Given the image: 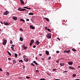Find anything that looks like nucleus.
I'll use <instances>...</instances> for the list:
<instances>
[{
    "instance_id": "nucleus-28",
    "label": "nucleus",
    "mask_w": 80,
    "mask_h": 80,
    "mask_svg": "<svg viewBox=\"0 0 80 80\" xmlns=\"http://www.w3.org/2000/svg\"><path fill=\"white\" fill-rule=\"evenodd\" d=\"M72 50L73 52H76V51H77V50L75 49L74 48L72 49Z\"/></svg>"
},
{
    "instance_id": "nucleus-7",
    "label": "nucleus",
    "mask_w": 80,
    "mask_h": 80,
    "mask_svg": "<svg viewBox=\"0 0 80 80\" xmlns=\"http://www.w3.org/2000/svg\"><path fill=\"white\" fill-rule=\"evenodd\" d=\"M22 47L23 48H24V49H25V50H27V48H28L27 46H25V44H23L22 46Z\"/></svg>"
},
{
    "instance_id": "nucleus-19",
    "label": "nucleus",
    "mask_w": 80,
    "mask_h": 80,
    "mask_svg": "<svg viewBox=\"0 0 80 80\" xmlns=\"http://www.w3.org/2000/svg\"><path fill=\"white\" fill-rule=\"evenodd\" d=\"M46 54H47V55H49V52L47 50L46 51Z\"/></svg>"
},
{
    "instance_id": "nucleus-25",
    "label": "nucleus",
    "mask_w": 80,
    "mask_h": 80,
    "mask_svg": "<svg viewBox=\"0 0 80 80\" xmlns=\"http://www.w3.org/2000/svg\"><path fill=\"white\" fill-rule=\"evenodd\" d=\"M30 42L32 44L33 43H34V40L32 39L30 41Z\"/></svg>"
},
{
    "instance_id": "nucleus-9",
    "label": "nucleus",
    "mask_w": 80,
    "mask_h": 80,
    "mask_svg": "<svg viewBox=\"0 0 80 80\" xmlns=\"http://www.w3.org/2000/svg\"><path fill=\"white\" fill-rule=\"evenodd\" d=\"M32 62H33L34 63V64H35V65H40V64H38V63L37 62H36V61H33Z\"/></svg>"
},
{
    "instance_id": "nucleus-62",
    "label": "nucleus",
    "mask_w": 80,
    "mask_h": 80,
    "mask_svg": "<svg viewBox=\"0 0 80 80\" xmlns=\"http://www.w3.org/2000/svg\"><path fill=\"white\" fill-rule=\"evenodd\" d=\"M12 50H13V51H14L15 49H14V48H12Z\"/></svg>"
},
{
    "instance_id": "nucleus-13",
    "label": "nucleus",
    "mask_w": 80,
    "mask_h": 80,
    "mask_svg": "<svg viewBox=\"0 0 80 80\" xmlns=\"http://www.w3.org/2000/svg\"><path fill=\"white\" fill-rule=\"evenodd\" d=\"M19 1L21 2V5H24V2H23V1L22 0H19Z\"/></svg>"
},
{
    "instance_id": "nucleus-17",
    "label": "nucleus",
    "mask_w": 80,
    "mask_h": 80,
    "mask_svg": "<svg viewBox=\"0 0 80 80\" xmlns=\"http://www.w3.org/2000/svg\"><path fill=\"white\" fill-rule=\"evenodd\" d=\"M12 62H13V65H14V64H15V63H17V62H16V61H15V60H13Z\"/></svg>"
},
{
    "instance_id": "nucleus-63",
    "label": "nucleus",
    "mask_w": 80,
    "mask_h": 80,
    "mask_svg": "<svg viewBox=\"0 0 80 80\" xmlns=\"http://www.w3.org/2000/svg\"><path fill=\"white\" fill-rule=\"evenodd\" d=\"M54 80H60V79H54Z\"/></svg>"
},
{
    "instance_id": "nucleus-23",
    "label": "nucleus",
    "mask_w": 80,
    "mask_h": 80,
    "mask_svg": "<svg viewBox=\"0 0 80 80\" xmlns=\"http://www.w3.org/2000/svg\"><path fill=\"white\" fill-rule=\"evenodd\" d=\"M28 15H33L34 14L33 12H30L28 13Z\"/></svg>"
},
{
    "instance_id": "nucleus-47",
    "label": "nucleus",
    "mask_w": 80,
    "mask_h": 80,
    "mask_svg": "<svg viewBox=\"0 0 80 80\" xmlns=\"http://www.w3.org/2000/svg\"><path fill=\"white\" fill-rule=\"evenodd\" d=\"M15 45H13V44H12V47H13V48H14V47H15Z\"/></svg>"
},
{
    "instance_id": "nucleus-57",
    "label": "nucleus",
    "mask_w": 80,
    "mask_h": 80,
    "mask_svg": "<svg viewBox=\"0 0 80 80\" xmlns=\"http://www.w3.org/2000/svg\"><path fill=\"white\" fill-rule=\"evenodd\" d=\"M56 70V69H54L52 70V71H55Z\"/></svg>"
},
{
    "instance_id": "nucleus-59",
    "label": "nucleus",
    "mask_w": 80,
    "mask_h": 80,
    "mask_svg": "<svg viewBox=\"0 0 80 80\" xmlns=\"http://www.w3.org/2000/svg\"><path fill=\"white\" fill-rule=\"evenodd\" d=\"M57 39L58 40H59L60 41V38H57Z\"/></svg>"
},
{
    "instance_id": "nucleus-50",
    "label": "nucleus",
    "mask_w": 80,
    "mask_h": 80,
    "mask_svg": "<svg viewBox=\"0 0 80 80\" xmlns=\"http://www.w3.org/2000/svg\"><path fill=\"white\" fill-rule=\"evenodd\" d=\"M23 57V58H25V57H26V56L25 55H24Z\"/></svg>"
},
{
    "instance_id": "nucleus-45",
    "label": "nucleus",
    "mask_w": 80,
    "mask_h": 80,
    "mask_svg": "<svg viewBox=\"0 0 80 80\" xmlns=\"http://www.w3.org/2000/svg\"><path fill=\"white\" fill-rule=\"evenodd\" d=\"M36 72L38 73H39V71H38V70H36Z\"/></svg>"
},
{
    "instance_id": "nucleus-55",
    "label": "nucleus",
    "mask_w": 80,
    "mask_h": 80,
    "mask_svg": "<svg viewBox=\"0 0 80 80\" xmlns=\"http://www.w3.org/2000/svg\"><path fill=\"white\" fill-rule=\"evenodd\" d=\"M39 55H40V56H41L42 55V54L39 53Z\"/></svg>"
},
{
    "instance_id": "nucleus-18",
    "label": "nucleus",
    "mask_w": 80,
    "mask_h": 80,
    "mask_svg": "<svg viewBox=\"0 0 80 80\" xmlns=\"http://www.w3.org/2000/svg\"><path fill=\"white\" fill-rule=\"evenodd\" d=\"M44 19H45V20H46L47 21H48V22H49V21H50V20H49V19L47 18H44Z\"/></svg>"
},
{
    "instance_id": "nucleus-14",
    "label": "nucleus",
    "mask_w": 80,
    "mask_h": 80,
    "mask_svg": "<svg viewBox=\"0 0 80 80\" xmlns=\"http://www.w3.org/2000/svg\"><path fill=\"white\" fill-rule=\"evenodd\" d=\"M40 43V42H38V41L37 40L35 42V44H36V45H38Z\"/></svg>"
},
{
    "instance_id": "nucleus-30",
    "label": "nucleus",
    "mask_w": 80,
    "mask_h": 80,
    "mask_svg": "<svg viewBox=\"0 0 80 80\" xmlns=\"http://www.w3.org/2000/svg\"><path fill=\"white\" fill-rule=\"evenodd\" d=\"M22 11H25V8L22 9L21 10H20L19 11V12Z\"/></svg>"
},
{
    "instance_id": "nucleus-40",
    "label": "nucleus",
    "mask_w": 80,
    "mask_h": 80,
    "mask_svg": "<svg viewBox=\"0 0 80 80\" xmlns=\"http://www.w3.org/2000/svg\"><path fill=\"white\" fill-rule=\"evenodd\" d=\"M26 78L27 79H29V78H30V77H28V76H26Z\"/></svg>"
},
{
    "instance_id": "nucleus-58",
    "label": "nucleus",
    "mask_w": 80,
    "mask_h": 80,
    "mask_svg": "<svg viewBox=\"0 0 80 80\" xmlns=\"http://www.w3.org/2000/svg\"><path fill=\"white\" fill-rule=\"evenodd\" d=\"M48 29L47 28V27H46L45 28V29L46 30H47Z\"/></svg>"
},
{
    "instance_id": "nucleus-33",
    "label": "nucleus",
    "mask_w": 80,
    "mask_h": 80,
    "mask_svg": "<svg viewBox=\"0 0 80 80\" xmlns=\"http://www.w3.org/2000/svg\"><path fill=\"white\" fill-rule=\"evenodd\" d=\"M47 30L48 31V32H52V31L50 30V29L49 28H48L47 29Z\"/></svg>"
},
{
    "instance_id": "nucleus-52",
    "label": "nucleus",
    "mask_w": 80,
    "mask_h": 80,
    "mask_svg": "<svg viewBox=\"0 0 80 80\" xmlns=\"http://www.w3.org/2000/svg\"><path fill=\"white\" fill-rule=\"evenodd\" d=\"M0 23H1V24H4L3 23V22H2V21L0 22Z\"/></svg>"
},
{
    "instance_id": "nucleus-46",
    "label": "nucleus",
    "mask_w": 80,
    "mask_h": 80,
    "mask_svg": "<svg viewBox=\"0 0 80 80\" xmlns=\"http://www.w3.org/2000/svg\"><path fill=\"white\" fill-rule=\"evenodd\" d=\"M68 72V71H64L63 72V73H67Z\"/></svg>"
},
{
    "instance_id": "nucleus-53",
    "label": "nucleus",
    "mask_w": 80,
    "mask_h": 80,
    "mask_svg": "<svg viewBox=\"0 0 80 80\" xmlns=\"http://www.w3.org/2000/svg\"><path fill=\"white\" fill-rule=\"evenodd\" d=\"M18 55L19 56H20L21 55V53H19Z\"/></svg>"
},
{
    "instance_id": "nucleus-35",
    "label": "nucleus",
    "mask_w": 80,
    "mask_h": 80,
    "mask_svg": "<svg viewBox=\"0 0 80 80\" xmlns=\"http://www.w3.org/2000/svg\"><path fill=\"white\" fill-rule=\"evenodd\" d=\"M76 75H77V74H73L72 75V77H76Z\"/></svg>"
},
{
    "instance_id": "nucleus-5",
    "label": "nucleus",
    "mask_w": 80,
    "mask_h": 80,
    "mask_svg": "<svg viewBox=\"0 0 80 80\" xmlns=\"http://www.w3.org/2000/svg\"><path fill=\"white\" fill-rule=\"evenodd\" d=\"M24 60L26 62H27L28 61V58L27 56H26V58H24Z\"/></svg>"
},
{
    "instance_id": "nucleus-61",
    "label": "nucleus",
    "mask_w": 80,
    "mask_h": 80,
    "mask_svg": "<svg viewBox=\"0 0 80 80\" xmlns=\"http://www.w3.org/2000/svg\"><path fill=\"white\" fill-rule=\"evenodd\" d=\"M35 59L37 60H38V58H37V57H35Z\"/></svg>"
},
{
    "instance_id": "nucleus-27",
    "label": "nucleus",
    "mask_w": 80,
    "mask_h": 80,
    "mask_svg": "<svg viewBox=\"0 0 80 80\" xmlns=\"http://www.w3.org/2000/svg\"><path fill=\"white\" fill-rule=\"evenodd\" d=\"M6 75L7 76H9L10 75V74L8 72H6Z\"/></svg>"
},
{
    "instance_id": "nucleus-49",
    "label": "nucleus",
    "mask_w": 80,
    "mask_h": 80,
    "mask_svg": "<svg viewBox=\"0 0 80 80\" xmlns=\"http://www.w3.org/2000/svg\"><path fill=\"white\" fill-rule=\"evenodd\" d=\"M47 74L48 75V76H51L50 74L49 73H47Z\"/></svg>"
},
{
    "instance_id": "nucleus-42",
    "label": "nucleus",
    "mask_w": 80,
    "mask_h": 80,
    "mask_svg": "<svg viewBox=\"0 0 80 80\" xmlns=\"http://www.w3.org/2000/svg\"><path fill=\"white\" fill-rule=\"evenodd\" d=\"M40 80H46V79H45L44 78H42L40 79Z\"/></svg>"
},
{
    "instance_id": "nucleus-4",
    "label": "nucleus",
    "mask_w": 80,
    "mask_h": 80,
    "mask_svg": "<svg viewBox=\"0 0 80 80\" xmlns=\"http://www.w3.org/2000/svg\"><path fill=\"white\" fill-rule=\"evenodd\" d=\"M3 23L5 25H6V26H8L9 25H10V23H8V22L6 21H4L3 22Z\"/></svg>"
},
{
    "instance_id": "nucleus-15",
    "label": "nucleus",
    "mask_w": 80,
    "mask_h": 80,
    "mask_svg": "<svg viewBox=\"0 0 80 80\" xmlns=\"http://www.w3.org/2000/svg\"><path fill=\"white\" fill-rule=\"evenodd\" d=\"M23 7L24 8H26L27 9H28V10H31V8H28L27 7Z\"/></svg>"
},
{
    "instance_id": "nucleus-64",
    "label": "nucleus",
    "mask_w": 80,
    "mask_h": 80,
    "mask_svg": "<svg viewBox=\"0 0 80 80\" xmlns=\"http://www.w3.org/2000/svg\"><path fill=\"white\" fill-rule=\"evenodd\" d=\"M17 49H15L14 50V52H16L17 51Z\"/></svg>"
},
{
    "instance_id": "nucleus-32",
    "label": "nucleus",
    "mask_w": 80,
    "mask_h": 80,
    "mask_svg": "<svg viewBox=\"0 0 80 80\" xmlns=\"http://www.w3.org/2000/svg\"><path fill=\"white\" fill-rule=\"evenodd\" d=\"M19 30L21 32H23V29H22V28H20L19 29Z\"/></svg>"
},
{
    "instance_id": "nucleus-37",
    "label": "nucleus",
    "mask_w": 80,
    "mask_h": 80,
    "mask_svg": "<svg viewBox=\"0 0 80 80\" xmlns=\"http://www.w3.org/2000/svg\"><path fill=\"white\" fill-rule=\"evenodd\" d=\"M22 8H21V7L18 8V10H22Z\"/></svg>"
},
{
    "instance_id": "nucleus-16",
    "label": "nucleus",
    "mask_w": 80,
    "mask_h": 80,
    "mask_svg": "<svg viewBox=\"0 0 80 80\" xmlns=\"http://www.w3.org/2000/svg\"><path fill=\"white\" fill-rule=\"evenodd\" d=\"M64 53H70V50H68V51H65L64 52Z\"/></svg>"
},
{
    "instance_id": "nucleus-43",
    "label": "nucleus",
    "mask_w": 80,
    "mask_h": 80,
    "mask_svg": "<svg viewBox=\"0 0 80 80\" xmlns=\"http://www.w3.org/2000/svg\"><path fill=\"white\" fill-rule=\"evenodd\" d=\"M29 44H30V46H32V45L33 43H32L31 42H30Z\"/></svg>"
},
{
    "instance_id": "nucleus-8",
    "label": "nucleus",
    "mask_w": 80,
    "mask_h": 80,
    "mask_svg": "<svg viewBox=\"0 0 80 80\" xmlns=\"http://www.w3.org/2000/svg\"><path fill=\"white\" fill-rule=\"evenodd\" d=\"M3 13H3V15H8V13H9V12H8V11H6L5 12H4Z\"/></svg>"
},
{
    "instance_id": "nucleus-6",
    "label": "nucleus",
    "mask_w": 80,
    "mask_h": 80,
    "mask_svg": "<svg viewBox=\"0 0 80 80\" xmlns=\"http://www.w3.org/2000/svg\"><path fill=\"white\" fill-rule=\"evenodd\" d=\"M29 27L30 28H31V29H32V30H34V29H35V27L33 26L32 25H30L29 26Z\"/></svg>"
},
{
    "instance_id": "nucleus-24",
    "label": "nucleus",
    "mask_w": 80,
    "mask_h": 80,
    "mask_svg": "<svg viewBox=\"0 0 80 80\" xmlns=\"http://www.w3.org/2000/svg\"><path fill=\"white\" fill-rule=\"evenodd\" d=\"M20 21H22V22H23L24 23H25V20L23 19H20Z\"/></svg>"
},
{
    "instance_id": "nucleus-12",
    "label": "nucleus",
    "mask_w": 80,
    "mask_h": 80,
    "mask_svg": "<svg viewBox=\"0 0 80 80\" xmlns=\"http://www.w3.org/2000/svg\"><path fill=\"white\" fill-rule=\"evenodd\" d=\"M12 19H13L14 20H17V17L15 16H13L12 17Z\"/></svg>"
},
{
    "instance_id": "nucleus-48",
    "label": "nucleus",
    "mask_w": 80,
    "mask_h": 80,
    "mask_svg": "<svg viewBox=\"0 0 80 80\" xmlns=\"http://www.w3.org/2000/svg\"><path fill=\"white\" fill-rule=\"evenodd\" d=\"M41 60H45V59L43 57L41 58Z\"/></svg>"
},
{
    "instance_id": "nucleus-60",
    "label": "nucleus",
    "mask_w": 80,
    "mask_h": 80,
    "mask_svg": "<svg viewBox=\"0 0 80 80\" xmlns=\"http://www.w3.org/2000/svg\"><path fill=\"white\" fill-rule=\"evenodd\" d=\"M26 21H28H28H29V19H26Z\"/></svg>"
},
{
    "instance_id": "nucleus-54",
    "label": "nucleus",
    "mask_w": 80,
    "mask_h": 80,
    "mask_svg": "<svg viewBox=\"0 0 80 80\" xmlns=\"http://www.w3.org/2000/svg\"><path fill=\"white\" fill-rule=\"evenodd\" d=\"M0 72H2V69L0 68Z\"/></svg>"
},
{
    "instance_id": "nucleus-10",
    "label": "nucleus",
    "mask_w": 80,
    "mask_h": 80,
    "mask_svg": "<svg viewBox=\"0 0 80 80\" xmlns=\"http://www.w3.org/2000/svg\"><path fill=\"white\" fill-rule=\"evenodd\" d=\"M69 68L70 69H71V70H75V68L74 67H73L72 66H69Z\"/></svg>"
},
{
    "instance_id": "nucleus-56",
    "label": "nucleus",
    "mask_w": 80,
    "mask_h": 80,
    "mask_svg": "<svg viewBox=\"0 0 80 80\" xmlns=\"http://www.w3.org/2000/svg\"><path fill=\"white\" fill-rule=\"evenodd\" d=\"M33 48H36V46H35V45L33 46Z\"/></svg>"
},
{
    "instance_id": "nucleus-26",
    "label": "nucleus",
    "mask_w": 80,
    "mask_h": 80,
    "mask_svg": "<svg viewBox=\"0 0 80 80\" xmlns=\"http://www.w3.org/2000/svg\"><path fill=\"white\" fill-rule=\"evenodd\" d=\"M31 21L33 23H35V22H34V18H32L31 19Z\"/></svg>"
},
{
    "instance_id": "nucleus-11",
    "label": "nucleus",
    "mask_w": 80,
    "mask_h": 80,
    "mask_svg": "<svg viewBox=\"0 0 80 80\" xmlns=\"http://www.w3.org/2000/svg\"><path fill=\"white\" fill-rule=\"evenodd\" d=\"M68 63L69 65H73V62L72 61H70L68 62Z\"/></svg>"
},
{
    "instance_id": "nucleus-2",
    "label": "nucleus",
    "mask_w": 80,
    "mask_h": 80,
    "mask_svg": "<svg viewBox=\"0 0 80 80\" xmlns=\"http://www.w3.org/2000/svg\"><path fill=\"white\" fill-rule=\"evenodd\" d=\"M46 37L48 39H50L52 38V33H48L46 35Z\"/></svg>"
},
{
    "instance_id": "nucleus-41",
    "label": "nucleus",
    "mask_w": 80,
    "mask_h": 80,
    "mask_svg": "<svg viewBox=\"0 0 80 80\" xmlns=\"http://www.w3.org/2000/svg\"><path fill=\"white\" fill-rule=\"evenodd\" d=\"M59 61H60V59H58V61H56V62H57L58 63V62H59Z\"/></svg>"
},
{
    "instance_id": "nucleus-20",
    "label": "nucleus",
    "mask_w": 80,
    "mask_h": 80,
    "mask_svg": "<svg viewBox=\"0 0 80 80\" xmlns=\"http://www.w3.org/2000/svg\"><path fill=\"white\" fill-rule=\"evenodd\" d=\"M64 65H65V64L64 63H60V65L61 67L64 66Z\"/></svg>"
},
{
    "instance_id": "nucleus-34",
    "label": "nucleus",
    "mask_w": 80,
    "mask_h": 80,
    "mask_svg": "<svg viewBox=\"0 0 80 80\" xmlns=\"http://www.w3.org/2000/svg\"><path fill=\"white\" fill-rule=\"evenodd\" d=\"M19 62H21V63H23V60H19L18 61Z\"/></svg>"
},
{
    "instance_id": "nucleus-38",
    "label": "nucleus",
    "mask_w": 80,
    "mask_h": 80,
    "mask_svg": "<svg viewBox=\"0 0 80 80\" xmlns=\"http://www.w3.org/2000/svg\"><path fill=\"white\" fill-rule=\"evenodd\" d=\"M10 43L11 44H13V42H12V41L11 40L10 41Z\"/></svg>"
},
{
    "instance_id": "nucleus-39",
    "label": "nucleus",
    "mask_w": 80,
    "mask_h": 80,
    "mask_svg": "<svg viewBox=\"0 0 80 80\" xmlns=\"http://www.w3.org/2000/svg\"><path fill=\"white\" fill-rule=\"evenodd\" d=\"M56 53H60V51H56Z\"/></svg>"
},
{
    "instance_id": "nucleus-3",
    "label": "nucleus",
    "mask_w": 80,
    "mask_h": 80,
    "mask_svg": "<svg viewBox=\"0 0 80 80\" xmlns=\"http://www.w3.org/2000/svg\"><path fill=\"white\" fill-rule=\"evenodd\" d=\"M2 44L3 45H5L7 44V40L5 38H4L2 40Z\"/></svg>"
},
{
    "instance_id": "nucleus-21",
    "label": "nucleus",
    "mask_w": 80,
    "mask_h": 80,
    "mask_svg": "<svg viewBox=\"0 0 80 80\" xmlns=\"http://www.w3.org/2000/svg\"><path fill=\"white\" fill-rule=\"evenodd\" d=\"M20 41H21V42H22V41H23V38H22L21 37H20Z\"/></svg>"
},
{
    "instance_id": "nucleus-31",
    "label": "nucleus",
    "mask_w": 80,
    "mask_h": 80,
    "mask_svg": "<svg viewBox=\"0 0 80 80\" xmlns=\"http://www.w3.org/2000/svg\"><path fill=\"white\" fill-rule=\"evenodd\" d=\"M14 56H15L16 58H17V56H18V55L17 53H15L14 54Z\"/></svg>"
},
{
    "instance_id": "nucleus-36",
    "label": "nucleus",
    "mask_w": 80,
    "mask_h": 80,
    "mask_svg": "<svg viewBox=\"0 0 80 80\" xmlns=\"http://www.w3.org/2000/svg\"><path fill=\"white\" fill-rule=\"evenodd\" d=\"M31 65H32V66L33 67H34L35 66V65L34 64H33V63H31Z\"/></svg>"
},
{
    "instance_id": "nucleus-22",
    "label": "nucleus",
    "mask_w": 80,
    "mask_h": 80,
    "mask_svg": "<svg viewBox=\"0 0 80 80\" xmlns=\"http://www.w3.org/2000/svg\"><path fill=\"white\" fill-rule=\"evenodd\" d=\"M7 52L9 56H12V54H11V53H10V52L8 51H7Z\"/></svg>"
},
{
    "instance_id": "nucleus-44",
    "label": "nucleus",
    "mask_w": 80,
    "mask_h": 80,
    "mask_svg": "<svg viewBox=\"0 0 80 80\" xmlns=\"http://www.w3.org/2000/svg\"><path fill=\"white\" fill-rule=\"evenodd\" d=\"M8 59L9 61H10V60H11V58H8Z\"/></svg>"
},
{
    "instance_id": "nucleus-29",
    "label": "nucleus",
    "mask_w": 80,
    "mask_h": 80,
    "mask_svg": "<svg viewBox=\"0 0 80 80\" xmlns=\"http://www.w3.org/2000/svg\"><path fill=\"white\" fill-rule=\"evenodd\" d=\"M51 58H52V57H51V56H49V57L48 58V60H50V59H51Z\"/></svg>"
},
{
    "instance_id": "nucleus-1",
    "label": "nucleus",
    "mask_w": 80,
    "mask_h": 80,
    "mask_svg": "<svg viewBox=\"0 0 80 80\" xmlns=\"http://www.w3.org/2000/svg\"><path fill=\"white\" fill-rule=\"evenodd\" d=\"M51 2V0H46L44 2V5H48Z\"/></svg>"
},
{
    "instance_id": "nucleus-51",
    "label": "nucleus",
    "mask_w": 80,
    "mask_h": 80,
    "mask_svg": "<svg viewBox=\"0 0 80 80\" xmlns=\"http://www.w3.org/2000/svg\"><path fill=\"white\" fill-rule=\"evenodd\" d=\"M23 69H25V66H24V65H23Z\"/></svg>"
}]
</instances>
